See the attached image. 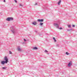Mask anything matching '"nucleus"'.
Wrapping results in <instances>:
<instances>
[{
    "label": "nucleus",
    "instance_id": "nucleus-23",
    "mask_svg": "<svg viewBox=\"0 0 77 77\" xmlns=\"http://www.w3.org/2000/svg\"><path fill=\"white\" fill-rule=\"evenodd\" d=\"M37 4H38L37 3H35V5H37Z\"/></svg>",
    "mask_w": 77,
    "mask_h": 77
},
{
    "label": "nucleus",
    "instance_id": "nucleus-20",
    "mask_svg": "<svg viewBox=\"0 0 77 77\" xmlns=\"http://www.w3.org/2000/svg\"><path fill=\"white\" fill-rule=\"evenodd\" d=\"M14 1H15V3H17V1L16 0H14Z\"/></svg>",
    "mask_w": 77,
    "mask_h": 77
},
{
    "label": "nucleus",
    "instance_id": "nucleus-27",
    "mask_svg": "<svg viewBox=\"0 0 77 77\" xmlns=\"http://www.w3.org/2000/svg\"><path fill=\"white\" fill-rule=\"evenodd\" d=\"M4 2H6V0H4Z\"/></svg>",
    "mask_w": 77,
    "mask_h": 77
},
{
    "label": "nucleus",
    "instance_id": "nucleus-19",
    "mask_svg": "<svg viewBox=\"0 0 77 77\" xmlns=\"http://www.w3.org/2000/svg\"><path fill=\"white\" fill-rule=\"evenodd\" d=\"M24 41H25V42L27 41V40H26V39H24Z\"/></svg>",
    "mask_w": 77,
    "mask_h": 77
},
{
    "label": "nucleus",
    "instance_id": "nucleus-21",
    "mask_svg": "<svg viewBox=\"0 0 77 77\" xmlns=\"http://www.w3.org/2000/svg\"><path fill=\"white\" fill-rule=\"evenodd\" d=\"M9 53L10 54H12V52L11 51H9Z\"/></svg>",
    "mask_w": 77,
    "mask_h": 77
},
{
    "label": "nucleus",
    "instance_id": "nucleus-22",
    "mask_svg": "<svg viewBox=\"0 0 77 77\" xmlns=\"http://www.w3.org/2000/svg\"><path fill=\"white\" fill-rule=\"evenodd\" d=\"M72 26L73 27H75V25H72Z\"/></svg>",
    "mask_w": 77,
    "mask_h": 77
},
{
    "label": "nucleus",
    "instance_id": "nucleus-10",
    "mask_svg": "<svg viewBox=\"0 0 77 77\" xmlns=\"http://www.w3.org/2000/svg\"><path fill=\"white\" fill-rule=\"evenodd\" d=\"M6 68H7V67H2V69H6Z\"/></svg>",
    "mask_w": 77,
    "mask_h": 77
},
{
    "label": "nucleus",
    "instance_id": "nucleus-26",
    "mask_svg": "<svg viewBox=\"0 0 77 77\" xmlns=\"http://www.w3.org/2000/svg\"><path fill=\"white\" fill-rule=\"evenodd\" d=\"M20 6H23V5L21 4H20Z\"/></svg>",
    "mask_w": 77,
    "mask_h": 77
},
{
    "label": "nucleus",
    "instance_id": "nucleus-1",
    "mask_svg": "<svg viewBox=\"0 0 77 77\" xmlns=\"http://www.w3.org/2000/svg\"><path fill=\"white\" fill-rule=\"evenodd\" d=\"M5 61H2L1 62L2 64V65H4L5 63H7L8 62V58L7 57L5 56L4 57Z\"/></svg>",
    "mask_w": 77,
    "mask_h": 77
},
{
    "label": "nucleus",
    "instance_id": "nucleus-4",
    "mask_svg": "<svg viewBox=\"0 0 77 77\" xmlns=\"http://www.w3.org/2000/svg\"><path fill=\"white\" fill-rule=\"evenodd\" d=\"M72 65V61H70L69 62V63L68 65V66H69H69H71Z\"/></svg>",
    "mask_w": 77,
    "mask_h": 77
},
{
    "label": "nucleus",
    "instance_id": "nucleus-13",
    "mask_svg": "<svg viewBox=\"0 0 77 77\" xmlns=\"http://www.w3.org/2000/svg\"><path fill=\"white\" fill-rule=\"evenodd\" d=\"M72 29H68L67 30V31H71V30H72Z\"/></svg>",
    "mask_w": 77,
    "mask_h": 77
},
{
    "label": "nucleus",
    "instance_id": "nucleus-9",
    "mask_svg": "<svg viewBox=\"0 0 77 77\" xmlns=\"http://www.w3.org/2000/svg\"><path fill=\"white\" fill-rule=\"evenodd\" d=\"M60 3H61V0H60L58 3V5H60Z\"/></svg>",
    "mask_w": 77,
    "mask_h": 77
},
{
    "label": "nucleus",
    "instance_id": "nucleus-11",
    "mask_svg": "<svg viewBox=\"0 0 77 77\" xmlns=\"http://www.w3.org/2000/svg\"><path fill=\"white\" fill-rule=\"evenodd\" d=\"M53 39L54 40V42H56V40L55 39V38L53 37Z\"/></svg>",
    "mask_w": 77,
    "mask_h": 77
},
{
    "label": "nucleus",
    "instance_id": "nucleus-15",
    "mask_svg": "<svg viewBox=\"0 0 77 77\" xmlns=\"http://www.w3.org/2000/svg\"><path fill=\"white\" fill-rule=\"evenodd\" d=\"M66 54L67 55H69V53H68V52H66Z\"/></svg>",
    "mask_w": 77,
    "mask_h": 77
},
{
    "label": "nucleus",
    "instance_id": "nucleus-25",
    "mask_svg": "<svg viewBox=\"0 0 77 77\" xmlns=\"http://www.w3.org/2000/svg\"><path fill=\"white\" fill-rule=\"evenodd\" d=\"M35 33H37V31L35 30Z\"/></svg>",
    "mask_w": 77,
    "mask_h": 77
},
{
    "label": "nucleus",
    "instance_id": "nucleus-3",
    "mask_svg": "<svg viewBox=\"0 0 77 77\" xmlns=\"http://www.w3.org/2000/svg\"><path fill=\"white\" fill-rule=\"evenodd\" d=\"M60 24L59 23H54V26H55L57 27V28H59V26L60 25Z\"/></svg>",
    "mask_w": 77,
    "mask_h": 77
},
{
    "label": "nucleus",
    "instance_id": "nucleus-6",
    "mask_svg": "<svg viewBox=\"0 0 77 77\" xmlns=\"http://www.w3.org/2000/svg\"><path fill=\"white\" fill-rule=\"evenodd\" d=\"M32 24H33V25H34V26H35V25H36V22H34L32 23Z\"/></svg>",
    "mask_w": 77,
    "mask_h": 77
},
{
    "label": "nucleus",
    "instance_id": "nucleus-7",
    "mask_svg": "<svg viewBox=\"0 0 77 77\" xmlns=\"http://www.w3.org/2000/svg\"><path fill=\"white\" fill-rule=\"evenodd\" d=\"M11 32L14 33V34H15V31L14 30H11Z\"/></svg>",
    "mask_w": 77,
    "mask_h": 77
},
{
    "label": "nucleus",
    "instance_id": "nucleus-2",
    "mask_svg": "<svg viewBox=\"0 0 77 77\" xmlns=\"http://www.w3.org/2000/svg\"><path fill=\"white\" fill-rule=\"evenodd\" d=\"M6 20L8 21H12L14 20V18L13 17H8L6 19Z\"/></svg>",
    "mask_w": 77,
    "mask_h": 77
},
{
    "label": "nucleus",
    "instance_id": "nucleus-18",
    "mask_svg": "<svg viewBox=\"0 0 77 77\" xmlns=\"http://www.w3.org/2000/svg\"><path fill=\"white\" fill-rule=\"evenodd\" d=\"M45 53H48V51H47V50H45Z\"/></svg>",
    "mask_w": 77,
    "mask_h": 77
},
{
    "label": "nucleus",
    "instance_id": "nucleus-12",
    "mask_svg": "<svg viewBox=\"0 0 77 77\" xmlns=\"http://www.w3.org/2000/svg\"><path fill=\"white\" fill-rule=\"evenodd\" d=\"M40 26H42L43 25V23H40Z\"/></svg>",
    "mask_w": 77,
    "mask_h": 77
},
{
    "label": "nucleus",
    "instance_id": "nucleus-14",
    "mask_svg": "<svg viewBox=\"0 0 77 77\" xmlns=\"http://www.w3.org/2000/svg\"><path fill=\"white\" fill-rule=\"evenodd\" d=\"M68 27H69V28H71V25H68Z\"/></svg>",
    "mask_w": 77,
    "mask_h": 77
},
{
    "label": "nucleus",
    "instance_id": "nucleus-8",
    "mask_svg": "<svg viewBox=\"0 0 77 77\" xmlns=\"http://www.w3.org/2000/svg\"><path fill=\"white\" fill-rule=\"evenodd\" d=\"M33 50H38V48L37 47H34L33 48Z\"/></svg>",
    "mask_w": 77,
    "mask_h": 77
},
{
    "label": "nucleus",
    "instance_id": "nucleus-5",
    "mask_svg": "<svg viewBox=\"0 0 77 77\" xmlns=\"http://www.w3.org/2000/svg\"><path fill=\"white\" fill-rule=\"evenodd\" d=\"M37 21H38V22H43V21H44V19H38Z\"/></svg>",
    "mask_w": 77,
    "mask_h": 77
},
{
    "label": "nucleus",
    "instance_id": "nucleus-16",
    "mask_svg": "<svg viewBox=\"0 0 77 77\" xmlns=\"http://www.w3.org/2000/svg\"><path fill=\"white\" fill-rule=\"evenodd\" d=\"M17 50L18 51H20L21 50V49H20V48H18Z\"/></svg>",
    "mask_w": 77,
    "mask_h": 77
},
{
    "label": "nucleus",
    "instance_id": "nucleus-24",
    "mask_svg": "<svg viewBox=\"0 0 77 77\" xmlns=\"http://www.w3.org/2000/svg\"><path fill=\"white\" fill-rule=\"evenodd\" d=\"M57 47H59V45H57Z\"/></svg>",
    "mask_w": 77,
    "mask_h": 77
},
{
    "label": "nucleus",
    "instance_id": "nucleus-17",
    "mask_svg": "<svg viewBox=\"0 0 77 77\" xmlns=\"http://www.w3.org/2000/svg\"><path fill=\"white\" fill-rule=\"evenodd\" d=\"M62 27H60V28H58V29H60V30H62Z\"/></svg>",
    "mask_w": 77,
    "mask_h": 77
}]
</instances>
